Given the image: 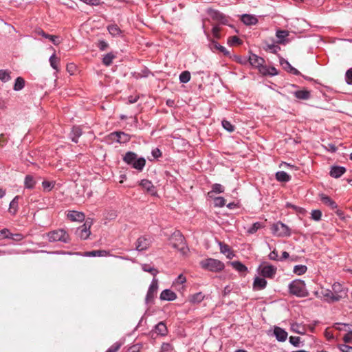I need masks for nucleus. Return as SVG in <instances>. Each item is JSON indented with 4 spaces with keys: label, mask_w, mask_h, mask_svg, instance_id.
<instances>
[{
    "label": "nucleus",
    "mask_w": 352,
    "mask_h": 352,
    "mask_svg": "<svg viewBox=\"0 0 352 352\" xmlns=\"http://www.w3.org/2000/svg\"><path fill=\"white\" fill-rule=\"evenodd\" d=\"M269 258L273 261H279L278 252H276V250H274L272 252L270 253Z\"/></svg>",
    "instance_id": "nucleus-62"
},
{
    "label": "nucleus",
    "mask_w": 352,
    "mask_h": 352,
    "mask_svg": "<svg viewBox=\"0 0 352 352\" xmlns=\"http://www.w3.org/2000/svg\"><path fill=\"white\" fill-rule=\"evenodd\" d=\"M155 332L160 336H165L168 333L166 325L163 322H160L155 327Z\"/></svg>",
    "instance_id": "nucleus-24"
},
{
    "label": "nucleus",
    "mask_w": 352,
    "mask_h": 352,
    "mask_svg": "<svg viewBox=\"0 0 352 352\" xmlns=\"http://www.w3.org/2000/svg\"><path fill=\"white\" fill-rule=\"evenodd\" d=\"M262 227V224L260 222H256L253 223L248 229V234H254L258 230H259Z\"/></svg>",
    "instance_id": "nucleus-47"
},
{
    "label": "nucleus",
    "mask_w": 352,
    "mask_h": 352,
    "mask_svg": "<svg viewBox=\"0 0 352 352\" xmlns=\"http://www.w3.org/2000/svg\"><path fill=\"white\" fill-rule=\"evenodd\" d=\"M6 238L10 239L15 241H20L23 239V234H21L20 233H16V234L10 233L9 235H6Z\"/></svg>",
    "instance_id": "nucleus-50"
},
{
    "label": "nucleus",
    "mask_w": 352,
    "mask_h": 352,
    "mask_svg": "<svg viewBox=\"0 0 352 352\" xmlns=\"http://www.w3.org/2000/svg\"><path fill=\"white\" fill-rule=\"evenodd\" d=\"M158 289V280L157 278H154L152 280V282L148 287L146 296V303L149 304L151 303L155 298Z\"/></svg>",
    "instance_id": "nucleus-7"
},
{
    "label": "nucleus",
    "mask_w": 352,
    "mask_h": 352,
    "mask_svg": "<svg viewBox=\"0 0 352 352\" xmlns=\"http://www.w3.org/2000/svg\"><path fill=\"white\" fill-rule=\"evenodd\" d=\"M190 80V73L188 71L182 72L179 75V81L182 83H187Z\"/></svg>",
    "instance_id": "nucleus-45"
},
{
    "label": "nucleus",
    "mask_w": 352,
    "mask_h": 352,
    "mask_svg": "<svg viewBox=\"0 0 352 352\" xmlns=\"http://www.w3.org/2000/svg\"><path fill=\"white\" fill-rule=\"evenodd\" d=\"M47 236L50 242L60 241L68 243L69 241V236L63 229H58L49 232Z\"/></svg>",
    "instance_id": "nucleus-4"
},
{
    "label": "nucleus",
    "mask_w": 352,
    "mask_h": 352,
    "mask_svg": "<svg viewBox=\"0 0 352 352\" xmlns=\"http://www.w3.org/2000/svg\"><path fill=\"white\" fill-rule=\"evenodd\" d=\"M332 292L335 296L334 300L339 301L346 296V289L339 283H335L332 285Z\"/></svg>",
    "instance_id": "nucleus-8"
},
{
    "label": "nucleus",
    "mask_w": 352,
    "mask_h": 352,
    "mask_svg": "<svg viewBox=\"0 0 352 352\" xmlns=\"http://www.w3.org/2000/svg\"><path fill=\"white\" fill-rule=\"evenodd\" d=\"M221 124L223 127L228 132H232L234 131L235 127L230 123V122L223 120Z\"/></svg>",
    "instance_id": "nucleus-48"
},
{
    "label": "nucleus",
    "mask_w": 352,
    "mask_h": 352,
    "mask_svg": "<svg viewBox=\"0 0 352 352\" xmlns=\"http://www.w3.org/2000/svg\"><path fill=\"white\" fill-rule=\"evenodd\" d=\"M339 349L342 352H352V346L346 344H340Z\"/></svg>",
    "instance_id": "nucleus-63"
},
{
    "label": "nucleus",
    "mask_w": 352,
    "mask_h": 352,
    "mask_svg": "<svg viewBox=\"0 0 352 352\" xmlns=\"http://www.w3.org/2000/svg\"><path fill=\"white\" fill-rule=\"evenodd\" d=\"M271 229L272 233L279 237L289 236L291 235L289 228L280 221L274 223Z\"/></svg>",
    "instance_id": "nucleus-5"
},
{
    "label": "nucleus",
    "mask_w": 352,
    "mask_h": 352,
    "mask_svg": "<svg viewBox=\"0 0 352 352\" xmlns=\"http://www.w3.org/2000/svg\"><path fill=\"white\" fill-rule=\"evenodd\" d=\"M122 342H117L112 344L106 352H117L121 346L122 345Z\"/></svg>",
    "instance_id": "nucleus-51"
},
{
    "label": "nucleus",
    "mask_w": 352,
    "mask_h": 352,
    "mask_svg": "<svg viewBox=\"0 0 352 352\" xmlns=\"http://www.w3.org/2000/svg\"><path fill=\"white\" fill-rule=\"evenodd\" d=\"M267 281L264 278L256 277L253 283V288L255 290H261L265 288Z\"/></svg>",
    "instance_id": "nucleus-18"
},
{
    "label": "nucleus",
    "mask_w": 352,
    "mask_h": 352,
    "mask_svg": "<svg viewBox=\"0 0 352 352\" xmlns=\"http://www.w3.org/2000/svg\"><path fill=\"white\" fill-rule=\"evenodd\" d=\"M142 269L144 272L151 274L154 277L157 274L158 271L157 269L153 267L148 264H142Z\"/></svg>",
    "instance_id": "nucleus-39"
},
{
    "label": "nucleus",
    "mask_w": 352,
    "mask_h": 352,
    "mask_svg": "<svg viewBox=\"0 0 352 352\" xmlns=\"http://www.w3.org/2000/svg\"><path fill=\"white\" fill-rule=\"evenodd\" d=\"M280 64L288 72L296 76L300 74V72L297 69L292 67L287 60H283L280 61Z\"/></svg>",
    "instance_id": "nucleus-25"
},
{
    "label": "nucleus",
    "mask_w": 352,
    "mask_h": 352,
    "mask_svg": "<svg viewBox=\"0 0 352 352\" xmlns=\"http://www.w3.org/2000/svg\"><path fill=\"white\" fill-rule=\"evenodd\" d=\"M115 58L116 56L113 53H108L103 57L102 63L106 66H109Z\"/></svg>",
    "instance_id": "nucleus-41"
},
{
    "label": "nucleus",
    "mask_w": 352,
    "mask_h": 352,
    "mask_svg": "<svg viewBox=\"0 0 352 352\" xmlns=\"http://www.w3.org/2000/svg\"><path fill=\"white\" fill-rule=\"evenodd\" d=\"M259 272L264 278H272L276 273V267L272 265L263 263L260 265Z\"/></svg>",
    "instance_id": "nucleus-6"
},
{
    "label": "nucleus",
    "mask_w": 352,
    "mask_h": 352,
    "mask_svg": "<svg viewBox=\"0 0 352 352\" xmlns=\"http://www.w3.org/2000/svg\"><path fill=\"white\" fill-rule=\"evenodd\" d=\"M36 32L38 35H41L45 38H48L56 45H59L61 42L59 36L47 34L42 30H38Z\"/></svg>",
    "instance_id": "nucleus-16"
},
{
    "label": "nucleus",
    "mask_w": 352,
    "mask_h": 352,
    "mask_svg": "<svg viewBox=\"0 0 352 352\" xmlns=\"http://www.w3.org/2000/svg\"><path fill=\"white\" fill-rule=\"evenodd\" d=\"M289 35L288 32L285 30H278L276 32V36L281 41Z\"/></svg>",
    "instance_id": "nucleus-57"
},
{
    "label": "nucleus",
    "mask_w": 352,
    "mask_h": 352,
    "mask_svg": "<svg viewBox=\"0 0 352 352\" xmlns=\"http://www.w3.org/2000/svg\"><path fill=\"white\" fill-rule=\"evenodd\" d=\"M346 171L345 168L342 166H333L330 170V175L334 178L341 177Z\"/></svg>",
    "instance_id": "nucleus-22"
},
{
    "label": "nucleus",
    "mask_w": 352,
    "mask_h": 352,
    "mask_svg": "<svg viewBox=\"0 0 352 352\" xmlns=\"http://www.w3.org/2000/svg\"><path fill=\"white\" fill-rule=\"evenodd\" d=\"M249 62L251 64V65L258 68L259 71L260 69H261V67H264L265 66V60L263 58L258 56L254 54H251L250 55Z\"/></svg>",
    "instance_id": "nucleus-12"
},
{
    "label": "nucleus",
    "mask_w": 352,
    "mask_h": 352,
    "mask_svg": "<svg viewBox=\"0 0 352 352\" xmlns=\"http://www.w3.org/2000/svg\"><path fill=\"white\" fill-rule=\"evenodd\" d=\"M110 138L113 140H116L119 143H126L129 142L131 139V137L129 134L125 133L122 131H117L111 133L109 135Z\"/></svg>",
    "instance_id": "nucleus-9"
},
{
    "label": "nucleus",
    "mask_w": 352,
    "mask_h": 352,
    "mask_svg": "<svg viewBox=\"0 0 352 352\" xmlns=\"http://www.w3.org/2000/svg\"><path fill=\"white\" fill-rule=\"evenodd\" d=\"M67 217L72 221H82L85 219V214L82 212L71 211L67 214Z\"/></svg>",
    "instance_id": "nucleus-21"
},
{
    "label": "nucleus",
    "mask_w": 352,
    "mask_h": 352,
    "mask_svg": "<svg viewBox=\"0 0 352 352\" xmlns=\"http://www.w3.org/2000/svg\"><path fill=\"white\" fill-rule=\"evenodd\" d=\"M333 327L338 331H344L346 332L350 329L349 324L346 323H335Z\"/></svg>",
    "instance_id": "nucleus-44"
},
{
    "label": "nucleus",
    "mask_w": 352,
    "mask_h": 352,
    "mask_svg": "<svg viewBox=\"0 0 352 352\" xmlns=\"http://www.w3.org/2000/svg\"><path fill=\"white\" fill-rule=\"evenodd\" d=\"M10 79V73L7 70H0V80L3 82H8Z\"/></svg>",
    "instance_id": "nucleus-49"
},
{
    "label": "nucleus",
    "mask_w": 352,
    "mask_h": 352,
    "mask_svg": "<svg viewBox=\"0 0 352 352\" xmlns=\"http://www.w3.org/2000/svg\"><path fill=\"white\" fill-rule=\"evenodd\" d=\"M42 186L44 190L50 191L54 188V183L52 182L43 181L42 183Z\"/></svg>",
    "instance_id": "nucleus-53"
},
{
    "label": "nucleus",
    "mask_w": 352,
    "mask_h": 352,
    "mask_svg": "<svg viewBox=\"0 0 352 352\" xmlns=\"http://www.w3.org/2000/svg\"><path fill=\"white\" fill-rule=\"evenodd\" d=\"M141 346L139 344H135L129 348L127 352H140Z\"/></svg>",
    "instance_id": "nucleus-64"
},
{
    "label": "nucleus",
    "mask_w": 352,
    "mask_h": 352,
    "mask_svg": "<svg viewBox=\"0 0 352 352\" xmlns=\"http://www.w3.org/2000/svg\"><path fill=\"white\" fill-rule=\"evenodd\" d=\"M24 184L26 188L32 189L34 187L36 181L32 176L27 175L25 178Z\"/></svg>",
    "instance_id": "nucleus-35"
},
{
    "label": "nucleus",
    "mask_w": 352,
    "mask_h": 352,
    "mask_svg": "<svg viewBox=\"0 0 352 352\" xmlns=\"http://www.w3.org/2000/svg\"><path fill=\"white\" fill-rule=\"evenodd\" d=\"M276 179L278 182H287L291 179V177L284 171H278L276 173Z\"/></svg>",
    "instance_id": "nucleus-32"
},
{
    "label": "nucleus",
    "mask_w": 352,
    "mask_h": 352,
    "mask_svg": "<svg viewBox=\"0 0 352 352\" xmlns=\"http://www.w3.org/2000/svg\"><path fill=\"white\" fill-rule=\"evenodd\" d=\"M173 349L170 344L164 342L162 344L161 352H168Z\"/></svg>",
    "instance_id": "nucleus-59"
},
{
    "label": "nucleus",
    "mask_w": 352,
    "mask_h": 352,
    "mask_svg": "<svg viewBox=\"0 0 352 352\" xmlns=\"http://www.w3.org/2000/svg\"><path fill=\"white\" fill-rule=\"evenodd\" d=\"M289 291L290 294L298 297H306L308 296L305 283L300 279H296L289 283Z\"/></svg>",
    "instance_id": "nucleus-2"
},
{
    "label": "nucleus",
    "mask_w": 352,
    "mask_h": 352,
    "mask_svg": "<svg viewBox=\"0 0 352 352\" xmlns=\"http://www.w3.org/2000/svg\"><path fill=\"white\" fill-rule=\"evenodd\" d=\"M50 65L51 67L56 70V71H58V64H59V62H60V59L58 58L55 54H52L50 58Z\"/></svg>",
    "instance_id": "nucleus-38"
},
{
    "label": "nucleus",
    "mask_w": 352,
    "mask_h": 352,
    "mask_svg": "<svg viewBox=\"0 0 352 352\" xmlns=\"http://www.w3.org/2000/svg\"><path fill=\"white\" fill-rule=\"evenodd\" d=\"M307 270V267L304 265H297L294 266L293 272L297 275L304 274Z\"/></svg>",
    "instance_id": "nucleus-43"
},
{
    "label": "nucleus",
    "mask_w": 352,
    "mask_h": 352,
    "mask_svg": "<svg viewBox=\"0 0 352 352\" xmlns=\"http://www.w3.org/2000/svg\"><path fill=\"white\" fill-rule=\"evenodd\" d=\"M321 294L322 295L323 297L325 298L326 300L328 302H337V300H334V294L332 292V290H330V289H322L321 291Z\"/></svg>",
    "instance_id": "nucleus-28"
},
{
    "label": "nucleus",
    "mask_w": 352,
    "mask_h": 352,
    "mask_svg": "<svg viewBox=\"0 0 352 352\" xmlns=\"http://www.w3.org/2000/svg\"><path fill=\"white\" fill-rule=\"evenodd\" d=\"M146 160L144 157L137 158L135 160V162L133 164V168L137 169L138 170L142 171L145 166Z\"/></svg>",
    "instance_id": "nucleus-30"
},
{
    "label": "nucleus",
    "mask_w": 352,
    "mask_h": 352,
    "mask_svg": "<svg viewBox=\"0 0 352 352\" xmlns=\"http://www.w3.org/2000/svg\"><path fill=\"white\" fill-rule=\"evenodd\" d=\"M228 43L230 45L241 44V40L236 36H233L229 38Z\"/></svg>",
    "instance_id": "nucleus-61"
},
{
    "label": "nucleus",
    "mask_w": 352,
    "mask_h": 352,
    "mask_svg": "<svg viewBox=\"0 0 352 352\" xmlns=\"http://www.w3.org/2000/svg\"><path fill=\"white\" fill-rule=\"evenodd\" d=\"M208 14L212 19L217 20L223 24H226L228 22L225 15L217 10H208Z\"/></svg>",
    "instance_id": "nucleus-13"
},
{
    "label": "nucleus",
    "mask_w": 352,
    "mask_h": 352,
    "mask_svg": "<svg viewBox=\"0 0 352 352\" xmlns=\"http://www.w3.org/2000/svg\"><path fill=\"white\" fill-rule=\"evenodd\" d=\"M137 155L133 152H127L123 157V160L128 164L133 166L137 159Z\"/></svg>",
    "instance_id": "nucleus-27"
},
{
    "label": "nucleus",
    "mask_w": 352,
    "mask_h": 352,
    "mask_svg": "<svg viewBox=\"0 0 352 352\" xmlns=\"http://www.w3.org/2000/svg\"><path fill=\"white\" fill-rule=\"evenodd\" d=\"M230 265L237 272L242 274H245L248 272L247 267L240 261H232Z\"/></svg>",
    "instance_id": "nucleus-20"
},
{
    "label": "nucleus",
    "mask_w": 352,
    "mask_h": 352,
    "mask_svg": "<svg viewBox=\"0 0 352 352\" xmlns=\"http://www.w3.org/2000/svg\"><path fill=\"white\" fill-rule=\"evenodd\" d=\"M82 135L81 129L78 126H74L71 133V139L74 142H78V138Z\"/></svg>",
    "instance_id": "nucleus-31"
},
{
    "label": "nucleus",
    "mask_w": 352,
    "mask_h": 352,
    "mask_svg": "<svg viewBox=\"0 0 352 352\" xmlns=\"http://www.w3.org/2000/svg\"><path fill=\"white\" fill-rule=\"evenodd\" d=\"M226 204V200L222 197H218L214 199V205L218 207H223Z\"/></svg>",
    "instance_id": "nucleus-55"
},
{
    "label": "nucleus",
    "mask_w": 352,
    "mask_h": 352,
    "mask_svg": "<svg viewBox=\"0 0 352 352\" xmlns=\"http://www.w3.org/2000/svg\"><path fill=\"white\" fill-rule=\"evenodd\" d=\"M211 47L212 49L219 50V52L223 53L224 55L229 54V52L227 50V49L225 47L219 45L218 43H217L215 41H212V43H211Z\"/></svg>",
    "instance_id": "nucleus-40"
},
{
    "label": "nucleus",
    "mask_w": 352,
    "mask_h": 352,
    "mask_svg": "<svg viewBox=\"0 0 352 352\" xmlns=\"http://www.w3.org/2000/svg\"><path fill=\"white\" fill-rule=\"evenodd\" d=\"M289 342L294 346H299L300 338V337L291 336L289 338Z\"/></svg>",
    "instance_id": "nucleus-58"
},
{
    "label": "nucleus",
    "mask_w": 352,
    "mask_h": 352,
    "mask_svg": "<svg viewBox=\"0 0 352 352\" xmlns=\"http://www.w3.org/2000/svg\"><path fill=\"white\" fill-rule=\"evenodd\" d=\"M64 254H77V255H81V256H105L107 252L106 251H104V250H94V251H90V252H85L84 253H80V252H75V253H72V252H64Z\"/></svg>",
    "instance_id": "nucleus-14"
},
{
    "label": "nucleus",
    "mask_w": 352,
    "mask_h": 352,
    "mask_svg": "<svg viewBox=\"0 0 352 352\" xmlns=\"http://www.w3.org/2000/svg\"><path fill=\"white\" fill-rule=\"evenodd\" d=\"M177 298L176 294L170 289H164L160 294V299L162 300L172 301Z\"/></svg>",
    "instance_id": "nucleus-17"
},
{
    "label": "nucleus",
    "mask_w": 352,
    "mask_h": 352,
    "mask_svg": "<svg viewBox=\"0 0 352 352\" xmlns=\"http://www.w3.org/2000/svg\"><path fill=\"white\" fill-rule=\"evenodd\" d=\"M204 298V295L201 292L196 293L190 296L189 300L192 303L201 302Z\"/></svg>",
    "instance_id": "nucleus-36"
},
{
    "label": "nucleus",
    "mask_w": 352,
    "mask_h": 352,
    "mask_svg": "<svg viewBox=\"0 0 352 352\" xmlns=\"http://www.w3.org/2000/svg\"><path fill=\"white\" fill-rule=\"evenodd\" d=\"M90 225L87 222L83 225L78 228L76 233L78 237L81 239H87L91 234L90 232Z\"/></svg>",
    "instance_id": "nucleus-11"
},
{
    "label": "nucleus",
    "mask_w": 352,
    "mask_h": 352,
    "mask_svg": "<svg viewBox=\"0 0 352 352\" xmlns=\"http://www.w3.org/2000/svg\"><path fill=\"white\" fill-rule=\"evenodd\" d=\"M170 244L177 249L182 255H186L188 252V248L186 245L185 239L182 234L177 230L173 232L170 238Z\"/></svg>",
    "instance_id": "nucleus-1"
},
{
    "label": "nucleus",
    "mask_w": 352,
    "mask_h": 352,
    "mask_svg": "<svg viewBox=\"0 0 352 352\" xmlns=\"http://www.w3.org/2000/svg\"><path fill=\"white\" fill-rule=\"evenodd\" d=\"M140 185L148 193L151 195L156 194L155 187L153 186L152 182L148 179L141 180Z\"/></svg>",
    "instance_id": "nucleus-15"
},
{
    "label": "nucleus",
    "mask_w": 352,
    "mask_h": 352,
    "mask_svg": "<svg viewBox=\"0 0 352 352\" xmlns=\"http://www.w3.org/2000/svg\"><path fill=\"white\" fill-rule=\"evenodd\" d=\"M241 21L244 24L248 25H254L258 21L257 19L255 16L246 14L242 15Z\"/></svg>",
    "instance_id": "nucleus-26"
},
{
    "label": "nucleus",
    "mask_w": 352,
    "mask_h": 352,
    "mask_svg": "<svg viewBox=\"0 0 352 352\" xmlns=\"http://www.w3.org/2000/svg\"><path fill=\"white\" fill-rule=\"evenodd\" d=\"M19 199V196H16L10 202L9 212L12 214H15L18 210V200Z\"/></svg>",
    "instance_id": "nucleus-34"
},
{
    "label": "nucleus",
    "mask_w": 352,
    "mask_h": 352,
    "mask_svg": "<svg viewBox=\"0 0 352 352\" xmlns=\"http://www.w3.org/2000/svg\"><path fill=\"white\" fill-rule=\"evenodd\" d=\"M224 191V187L219 184H214L212 186V191L210 192L221 193Z\"/></svg>",
    "instance_id": "nucleus-52"
},
{
    "label": "nucleus",
    "mask_w": 352,
    "mask_h": 352,
    "mask_svg": "<svg viewBox=\"0 0 352 352\" xmlns=\"http://www.w3.org/2000/svg\"><path fill=\"white\" fill-rule=\"evenodd\" d=\"M345 78L346 82L349 85H352V69L347 70Z\"/></svg>",
    "instance_id": "nucleus-60"
},
{
    "label": "nucleus",
    "mask_w": 352,
    "mask_h": 352,
    "mask_svg": "<svg viewBox=\"0 0 352 352\" xmlns=\"http://www.w3.org/2000/svg\"><path fill=\"white\" fill-rule=\"evenodd\" d=\"M322 217V212L319 210H314L311 212V218L315 221L320 220Z\"/></svg>",
    "instance_id": "nucleus-54"
},
{
    "label": "nucleus",
    "mask_w": 352,
    "mask_h": 352,
    "mask_svg": "<svg viewBox=\"0 0 352 352\" xmlns=\"http://www.w3.org/2000/svg\"><path fill=\"white\" fill-rule=\"evenodd\" d=\"M320 200L324 204L328 206L333 210L338 207L336 203L326 195L322 194L320 195Z\"/></svg>",
    "instance_id": "nucleus-23"
},
{
    "label": "nucleus",
    "mask_w": 352,
    "mask_h": 352,
    "mask_svg": "<svg viewBox=\"0 0 352 352\" xmlns=\"http://www.w3.org/2000/svg\"><path fill=\"white\" fill-rule=\"evenodd\" d=\"M25 86V80L21 77H18L16 80L14 85V89L15 91H19L21 90Z\"/></svg>",
    "instance_id": "nucleus-42"
},
{
    "label": "nucleus",
    "mask_w": 352,
    "mask_h": 352,
    "mask_svg": "<svg viewBox=\"0 0 352 352\" xmlns=\"http://www.w3.org/2000/svg\"><path fill=\"white\" fill-rule=\"evenodd\" d=\"M274 333L276 339L280 342H284L287 338V333L283 329L276 327L274 330Z\"/></svg>",
    "instance_id": "nucleus-19"
},
{
    "label": "nucleus",
    "mask_w": 352,
    "mask_h": 352,
    "mask_svg": "<svg viewBox=\"0 0 352 352\" xmlns=\"http://www.w3.org/2000/svg\"><path fill=\"white\" fill-rule=\"evenodd\" d=\"M294 96L300 100H307L310 98V92L307 90H299L294 92Z\"/></svg>",
    "instance_id": "nucleus-33"
},
{
    "label": "nucleus",
    "mask_w": 352,
    "mask_h": 352,
    "mask_svg": "<svg viewBox=\"0 0 352 352\" xmlns=\"http://www.w3.org/2000/svg\"><path fill=\"white\" fill-rule=\"evenodd\" d=\"M343 340L345 343L352 344V331L351 329L344 336Z\"/></svg>",
    "instance_id": "nucleus-56"
},
{
    "label": "nucleus",
    "mask_w": 352,
    "mask_h": 352,
    "mask_svg": "<svg viewBox=\"0 0 352 352\" xmlns=\"http://www.w3.org/2000/svg\"><path fill=\"white\" fill-rule=\"evenodd\" d=\"M220 250L223 254H228L227 257L229 258H232V253L230 251L229 246L226 244L220 243Z\"/></svg>",
    "instance_id": "nucleus-46"
},
{
    "label": "nucleus",
    "mask_w": 352,
    "mask_h": 352,
    "mask_svg": "<svg viewBox=\"0 0 352 352\" xmlns=\"http://www.w3.org/2000/svg\"><path fill=\"white\" fill-rule=\"evenodd\" d=\"M151 241L150 238L141 236L138 239L135 243V249L138 251H143L147 250L151 245Z\"/></svg>",
    "instance_id": "nucleus-10"
},
{
    "label": "nucleus",
    "mask_w": 352,
    "mask_h": 352,
    "mask_svg": "<svg viewBox=\"0 0 352 352\" xmlns=\"http://www.w3.org/2000/svg\"><path fill=\"white\" fill-rule=\"evenodd\" d=\"M109 32L113 36L120 34L121 30L119 27L116 24L109 25L107 27Z\"/></svg>",
    "instance_id": "nucleus-37"
},
{
    "label": "nucleus",
    "mask_w": 352,
    "mask_h": 352,
    "mask_svg": "<svg viewBox=\"0 0 352 352\" xmlns=\"http://www.w3.org/2000/svg\"><path fill=\"white\" fill-rule=\"evenodd\" d=\"M260 72L263 75L275 76L278 74V71L274 67H267L264 66V67L260 69Z\"/></svg>",
    "instance_id": "nucleus-29"
},
{
    "label": "nucleus",
    "mask_w": 352,
    "mask_h": 352,
    "mask_svg": "<svg viewBox=\"0 0 352 352\" xmlns=\"http://www.w3.org/2000/svg\"><path fill=\"white\" fill-rule=\"evenodd\" d=\"M201 267L213 272H219L224 269V264L221 261L214 258H207L200 262Z\"/></svg>",
    "instance_id": "nucleus-3"
}]
</instances>
